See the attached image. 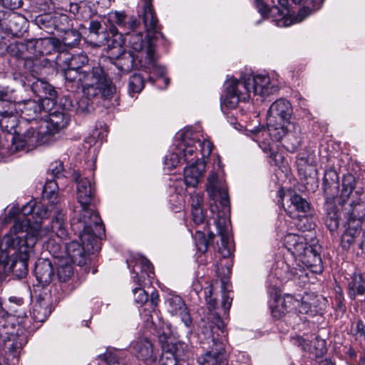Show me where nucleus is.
Masks as SVG:
<instances>
[{"instance_id": "f257e3e1", "label": "nucleus", "mask_w": 365, "mask_h": 365, "mask_svg": "<svg viewBox=\"0 0 365 365\" xmlns=\"http://www.w3.org/2000/svg\"><path fill=\"white\" fill-rule=\"evenodd\" d=\"M28 223L27 220L12 227L3 239L5 250L0 249V263L9 264L11 261L9 269L19 279L28 273V260L36 242L34 236L39 232L38 224L29 228Z\"/></svg>"}, {"instance_id": "f03ea898", "label": "nucleus", "mask_w": 365, "mask_h": 365, "mask_svg": "<svg viewBox=\"0 0 365 365\" xmlns=\"http://www.w3.org/2000/svg\"><path fill=\"white\" fill-rule=\"evenodd\" d=\"M207 192L214 201L210 204V211L217 234L221 237L219 252L223 257H229L232 252V245L229 231L227 213L230 210V200L227 187L224 178L219 173L212 172L207 182Z\"/></svg>"}, {"instance_id": "7ed1b4c3", "label": "nucleus", "mask_w": 365, "mask_h": 365, "mask_svg": "<svg viewBox=\"0 0 365 365\" xmlns=\"http://www.w3.org/2000/svg\"><path fill=\"white\" fill-rule=\"evenodd\" d=\"M62 73L66 81L81 84L83 93L88 97L111 98L115 91L111 80L101 66L91 70H80L63 66Z\"/></svg>"}, {"instance_id": "20e7f679", "label": "nucleus", "mask_w": 365, "mask_h": 365, "mask_svg": "<svg viewBox=\"0 0 365 365\" xmlns=\"http://www.w3.org/2000/svg\"><path fill=\"white\" fill-rule=\"evenodd\" d=\"M71 227L78 232L81 243L72 241L66 244V253L73 263L83 266L86 263V255L98 250V239L104 235L105 229L103 224L86 223L76 218L72 220Z\"/></svg>"}, {"instance_id": "39448f33", "label": "nucleus", "mask_w": 365, "mask_h": 365, "mask_svg": "<svg viewBox=\"0 0 365 365\" xmlns=\"http://www.w3.org/2000/svg\"><path fill=\"white\" fill-rule=\"evenodd\" d=\"M69 123L66 112L55 110L39 121L38 126H30L19 138V146L31 148L52 140L55 134Z\"/></svg>"}, {"instance_id": "423d86ee", "label": "nucleus", "mask_w": 365, "mask_h": 365, "mask_svg": "<svg viewBox=\"0 0 365 365\" xmlns=\"http://www.w3.org/2000/svg\"><path fill=\"white\" fill-rule=\"evenodd\" d=\"M159 314L154 309L150 315L155 334L161 344L163 351L158 364L155 363L153 365H178L179 359L183 355L185 344L180 341L168 342L171 336L170 327L163 321Z\"/></svg>"}, {"instance_id": "0eeeda50", "label": "nucleus", "mask_w": 365, "mask_h": 365, "mask_svg": "<svg viewBox=\"0 0 365 365\" xmlns=\"http://www.w3.org/2000/svg\"><path fill=\"white\" fill-rule=\"evenodd\" d=\"M292 107L289 101L279 98L270 106L268 110L267 128L257 130V136L269 135L275 141H279L286 134L288 126L291 125L290 118L292 115Z\"/></svg>"}, {"instance_id": "6e6552de", "label": "nucleus", "mask_w": 365, "mask_h": 365, "mask_svg": "<svg viewBox=\"0 0 365 365\" xmlns=\"http://www.w3.org/2000/svg\"><path fill=\"white\" fill-rule=\"evenodd\" d=\"M73 179L77 185V199L81 207L79 216L76 220L94 225L103 224L98 213L91 207L94 195V188L91 181L78 172L73 173Z\"/></svg>"}, {"instance_id": "1a4fd4ad", "label": "nucleus", "mask_w": 365, "mask_h": 365, "mask_svg": "<svg viewBox=\"0 0 365 365\" xmlns=\"http://www.w3.org/2000/svg\"><path fill=\"white\" fill-rule=\"evenodd\" d=\"M58 40L53 38H38L35 40H29L26 43H16L11 46V51L14 53L18 58L19 64H23L24 67L31 72L36 71L35 66L38 64V60L33 58L32 56L27 55L25 51H28L30 54L36 56L38 54H44L46 52L41 50L44 46L51 45L56 46Z\"/></svg>"}, {"instance_id": "9d476101", "label": "nucleus", "mask_w": 365, "mask_h": 365, "mask_svg": "<svg viewBox=\"0 0 365 365\" xmlns=\"http://www.w3.org/2000/svg\"><path fill=\"white\" fill-rule=\"evenodd\" d=\"M139 22L134 16H129L123 11H110L108 14L106 26L113 36L112 46L121 47L124 43L123 35L133 31Z\"/></svg>"}, {"instance_id": "9b49d317", "label": "nucleus", "mask_w": 365, "mask_h": 365, "mask_svg": "<svg viewBox=\"0 0 365 365\" xmlns=\"http://www.w3.org/2000/svg\"><path fill=\"white\" fill-rule=\"evenodd\" d=\"M250 75L243 76L240 80L231 78L225 84L227 96L225 104L229 108H235L239 101H247L251 96Z\"/></svg>"}, {"instance_id": "f8f14e48", "label": "nucleus", "mask_w": 365, "mask_h": 365, "mask_svg": "<svg viewBox=\"0 0 365 365\" xmlns=\"http://www.w3.org/2000/svg\"><path fill=\"white\" fill-rule=\"evenodd\" d=\"M12 329L11 324L4 317H0V341L6 353L9 352L16 356L27 343V338L23 334L22 329H19L16 334L13 333Z\"/></svg>"}, {"instance_id": "ddd939ff", "label": "nucleus", "mask_w": 365, "mask_h": 365, "mask_svg": "<svg viewBox=\"0 0 365 365\" xmlns=\"http://www.w3.org/2000/svg\"><path fill=\"white\" fill-rule=\"evenodd\" d=\"M299 305V312L300 313L307 312L309 309L308 304L300 303L289 294L282 297L277 290H275L273 300L269 302L272 316L277 319H282L287 313L291 312L293 309L297 308Z\"/></svg>"}, {"instance_id": "4468645a", "label": "nucleus", "mask_w": 365, "mask_h": 365, "mask_svg": "<svg viewBox=\"0 0 365 365\" xmlns=\"http://www.w3.org/2000/svg\"><path fill=\"white\" fill-rule=\"evenodd\" d=\"M44 101L41 98L27 99L18 102L16 105H11L21 112L22 118L31 123V126H38L39 121L47 117V110L43 106Z\"/></svg>"}, {"instance_id": "2eb2a0df", "label": "nucleus", "mask_w": 365, "mask_h": 365, "mask_svg": "<svg viewBox=\"0 0 365 365\" xmlns=\"http://www.w3.org/2000/svg\"><path fill=\"white\" fill-rule=\"evenodd\" d=\"M272 6L271 13H277L280 19H277V26L287 27L293 24L299 23L312 14V10L309 6H305L299 9L297 15H289L285 13L287 9V0H271Z\"/></svg>"}, {"instance_id": "dca6fc26", "label": "nucleus", "mask_w": 365, "mask_h": 365, "mask_svg": "<svg viewBox=\"0 0 365 365\" xmlns=\"http://www.w3.org/2000/svg\"><path fill=\"white\" fill-rule=\"evenodd\" d=\"M125 36L127 38L126 40L128 41L130 46L138 53L136 58L139 63L141 62V59H145V52L148 48H151L153 53L155 52V45L152 38H155V36H150L149 37L147 35V38L145 39L143 38V33L136 32L135 29L130 31Z\"/></svg>"}, {"instance_id": "f3484780", "label": "nucleus", "mask_w": 365, "mask_h": 365, "mask_svg": "<svg viewBox=\"0 0 365 365\" xmlns=\"http://www.w3.org/2000/svg\"><path fill=\"white\" fill-rule=\"evenodd\" d=\"M210 350L199 357V365H228L223 342L212 339Z\"/></svg>"}, {"instance_id": "a211bd4d", "label": "nucleus", "mask_w": 365, "mask_h": 365, "mask_svg": "<svg viewBox=\"0 0 365 365\" xmlns=\"http://www.w3.org/2000/svg\"><path fill=\"white\" fill-rule=\"evenodd\" d=\"M43 230L45 231L41 233V237L38 235L37 240H43L46 237H52L53 235H56V237L59 239V241L66 239L68 232L65 227L64 214L61 210L58 208L54 210V216L51 222V230H48L46 228ZM51 243V240L48 238L47 241L48 249Z\"/></svg>"}, {"instance_id": "6ab92c4d", "label": "nucleus", "mask_w": 365, "mask_h": 365, "mask_svg": "<svg viewBox=\"0 0 365 365\" xmlns=\"http://www.w3.org/2000/svg\"><path fill=\"white\" fill-rule=\"evenodd\" d=\"M252 93L255 96H265L278 91L279 88L274 81H271L267 75H250Z\"/></svg>"}, {"instance_id": "aec40b11", "label": "nucleus", "mask_w": 365, "mask_h": 365, "mask_svg": "<svg viewBox=\"0 0 365 365\" xmlns=\"http://www.w3.org/2000/svg\"><path fill=\"white\" fill-rule=\"evenodd\" d=\"M187 137L186 133L176 147L182 161L187 165L202 162L198 157L195 140L192 138L187 139Z\"/></svg>"}, {"instance_id": "412c9836", "label": "nucleus", "mask_w": 365, "mask_h": 365, "mask_svg": "<svg viewBox=\"0 0 365 365\" xmlns=\"http://www.w3.org/2000/svg\"><path fill=\"white\" fill-rule=\"evenodd\" d=\"M168 302V310L174 316H178L187 327L192 324V319L189 311L182 300L179 296H173L169 298Z\"/></svg>"}, {"instance_id": "4be33fe9", "label": "nucleus", "mask_w": 365, "mask_h": 365, "mask_svg": "<svg viewBox=\"0 0 365 365\" xmlns=\"http://www.w3.org/2000/svg\"><path fill=\"white\" fill-rule=\"evenodd\" d=\"M143 21L149 37L160 34V26L150 1H144Z\"/></svg>"}, {"instance_id": "5701e85b", "label": "nucleus", "mask_w": 365, "mask_h": 365, "mask_svg": "<svg viewBox=\"0 0 365 365\" xmlns=\"http://www.w3.org/2000/svg\"><path fill=\"white\" fill-rule=\"evenodd\" d=\"M205 165L204 162L188 164L184 168V182L187 187H195L200 182L204 172Z\"/></svg>"}, {"instance_id": "b1692460", "label": "nucleus", "mask_w": 365, "mask_h": 365, "mask_svg": "<svg viewBox=\"0 0 365 365\" xmlns=\"http://www.w3.org/2000/svg\"><path fill=\"white\" fill-rule=\"evenodd\" d=\"M133 347L138 353V357L141 358L148 365H153L157 362V356L154 353L153 344L148 339H138L134 344Z\"/></svg>"}, {"instance_id": "393cba45", "label": "nucleus", "mask_w": 365, "mask_h": 365, "mask_svg": "<svg viewBox=\"0 0 365 365\" xmlns=\"http://www.w3.org/2000/svg\"><path fill=\"white\" fill-rule=\"evenodd\" d=\"M139 67L148 69L156 75L163 77L165 86H168L170 80L169 78L164 77L166 71L165 68L163 66L157 63L156 56L155 52L153 53V50L151 48H148L145 52V59H141V62L139 63Z\"/></svg>"}, {"instance_id": "a878e982", "label": "nucleus", "mask_w": 365, "mask_h": 365, "mask_svg": "<svg viewBox=\"0 0 365 365\" xmlns=\"http://www.w3.org/2000/svg\"><path fill=\"white\" fill-rule=\"evenodd\" d=\"M34 274L40 284L43 286L48 284L54 274L51 262L48 259H38L35 266Z\"/></svg>"}, {"instance_id": "bb28decb", "label": "nucleus", "mask_w": 365, "mask_h": 365, "mask_svg": "<svg viewBox=\"0 0 365 365\" xmlns=\"http://www.w3.org/2000/svg\"><path fill=\"white\" fill-rule=\"evenodd\" d=\"M339 176L333 169H327L323 178V190L327 201L334 199L335 194L339 188Z\"/></svg>"}, {"instance_id": "cd10ccee", "label": "nucleus", "mask_w": 365, "mask_h": 365, "mask_svg": "<svg viewBox=\"0 0 365 365\" xmlns=\"http://www.w3.org/2000/svg\"><path fill=\"white\" fill-rule=\"evenodd\" d=\"M286 134L282 137L283 145L287 150L293 153L297 150L301 145L300 128L294 124L288 126Z\"/></svg>"}, {"instance_id": "c85d7f7f", "label": "nucleus", "mask_w": 365, "mask_h": 365, "mask_svg": "<svg viewBox=\"0 0 365 365\" xmlns=\"http://www.w3.org/2000/svg\"><path fill=\"white\" fill-rule=\"evenodd\" d=\"M36 208L37 205L34 201L31 200L29 202H27L21 208V213L24 217V219L16 220L14 225H13L14 227L16 223L24 224V221L27 220L29 221L28 227L29 228L34 227L36 224H38V225L39 226V232L36 234L35 236H34V237L36 238V241H37V237L39 235L41 237V233H43L45 231L44 230H41V222H38L37 220L34 222H32V220H34L35 218L34 215Z\"/></svg>"}, {"instance_id": "c756f323", "label": "nucleus", "mask_w": 365, "mask_h": 365, "mask_svg": "<svg viewBox=\"0 0 365 365\" xmlns=\"http://www.w3.org/2000/svg\"><path fill=\"white\" fill-rule=\"evenodd\" d=\"M300 260L306 267L310 269L312 272L316 274L322 272V262L316 246H312L308 249L306 254Z\"/></svg>"}, {"instance_id": "7c9ffc66", "label": "nucleus", "mask_w": 365, "mask_h": 365, "mask_svg": "<svg viewBox=\"0 0 365 365\" xmlns=\"http://www.w3.org/2000/svg\"><path fill=\"white\" fill-rule=\"evenodd\" d=\"M346 221L361 225L365 219V201L359 200L351 202L346 212Z\"/></svg>"}, {"instance_id": "2f4dec72", "label": "nucleus", "mask_w": 365, "mask_h": 365, "mask_svg": "<svg viewBox=\"0 0 365 365\" xmlns=\"http://www.w3.org/2000/svg\"><path fill=\"white\" fill-rule=\"evenodd\" d=\"M51 313V304L49 300L38 298L34 303L31 316L32 318L38 322H43Z\"/></svg>"}, {"instance_id": "473e14b6", "label": "nucleus", "mask_w": 365, "mask_h": 365, "mask_svg": "<svg viewBox=\"0 0 365 365\" xmlns=\"http://www.w3.org/2000/svg\"><path fill=\"white\" fill-rule=\"evenodd\" d=\"M289 200L290 205H289L288 208L285 209V211L291 217H299V215H295L293 210L303 214H306L310 210L309 203L299 195L294 194L290 197Z\"/></svg>"}, {"instance_id": "72a5a7b5", "label": "nucleus", "mask_w": 365, "mask_h": 365, "mask_svg": "<svg viewBox=\"0 0 365 365\" xmlns=\"http://www.w3.org/2000/svg\"><path fill=\"white\" fill-rule=\"evenodd\" d=\"M138 264L141 267V274L139 276L138 273H135V275L133 278L136 284L141 287L145 284V275L148 279L149 283H150V279L154 277V267L150 262L145 257L140 258L138 262H136V265Z\"/></svg>"}, {"instance_id": "f704fd0d", "label": "nucleus", "mask_w": 365, "mask_h": 365, "mask_svg": "<svg viewBox=\"0 0 365 365\" xmlns=\"http://www.w3.org/2000/svg\"><path fill=\"white\" fill-rule=\"evenodd\" d=\"M32 90L41 98L51 101L52 103L56 100L57 93L54 88L49 83L42 80H36L33 83Z\"/></svg>"}, {"instance_id": "c9c22d12", "label": "nucleus", "mask_w": 365, "mask_h": 365, "mask_svg": "<svg viewBox=\"0 0 365 365\" xmlns=\"http://www.w3.org/2000/svg\"><path fill=\"white\" fill-rule=\"evenodd\" d=\"M135 60L138 59L132 53L125 51L118 56L113 63L121 73H127L135 66H139V63L136 64Z\"/></svg>"}, {"instance_id": "e433bc0d", "label": "nucleus", "mask_w": 365, "mask_h": 365, "mask_svg": "<svg viewBox=\"0 0 365 365\" xmlns=\"http://www.w3.org/2000/svg\"><path fill=\"white\" fill-rule=\"evenodd\" d=\"M18 120L13 110H0V128L9 133H16Z\"/></svg>"}, {"instance_id": "4c0bfd02", "label": "nucleus", "mask_w": 365, "mask_h": 365, "mask_svg": "<svg viewBox=\"0 0 365 365\" xmlns=\"http://www.w3.org/2000/svg\"><path fill=\"white\" fill-rule=\"evenodd\" d=\"M7 21L8 28L13 34L19 35L24 31L26 19L22 15L11 11L8 14Z\"/></svg>"}, {"instance_id": "58836bf2", "label": "nucleus", "mask_w": 365, "mask_h": 365, "mask_svg": "<svg viewBox=\"0 0 365 365\" xmlns=\"http://www.w3.org/2000/svg\"><path fill=\"white\" fill-rule=\"evenodd\" d=\"M334 199L326 200L327 218L326 224L327 227L333 231L336 230L339 225V215L334 205Z\"/></svg>"}, {"instance_id": "ea45409f", "label": "nucleus", "mask_w": 365, "mask_h": 365, "mask_svg": "<svg viewBox=\"0 0 365 365\" xmlns=\"http://www.w3.org/2000/svg\"><path fill=\"white\" fill-rule=\"evenodd\" d=\"M65 55L66 56L63 58L62 62L63 66H65L82 70L81 68L86 66L88 62V56L83 53L73 55Z\"/></svg>"}, {"instance_id": "a19ab883", "label": "nucleus", "mask_w": 365, "mask_h": 365, "mask_svg": "<svg viewBox=\"0 0 365 365\" xmlns=\"http://www.w3.org/2000/svg\"><path fill=\"white\" fill-rule=\"evenodd\" d=\"M110 99V98H104L103 96L88 97L83 93V96L77 102H76L74 110L78 113H88L93 110L91 99Z\"/></svg>"}, {"instance_id": "79ce46f5", "label": "nucleus", "mask_w": 365, "mask_h": 365, "mask_svg": "<svg viewBox=\"0 0 365 365\" xmlns=\"http://www.w3.org/2000/svg\"><path fill=\"white\" fill-rule=\"evenodd\" d=\"M355 178L351 174H347L344 176L342 180V190L340 195L341 205L349 197L355 188Z\"/></svg>"}, {"instance_id": "37998d69", "label": "nucleus", "mask_w": 365, "mask_h": 365, "mask_svg": "<svg viewBox=\"0 0 365 365\" xmlns=\"http://www.w3.org/2000/svg\"><path fill=\"white\" fill-rule=\"evenodd\" d=\"M57 182L51 179L48 178L43 187V197L46 198L51 204L56 203V200L57 199Z\"/></svg>"}, {"instance_id": "c03bdc74", "label": "nucleus", "mask_w": 365, "mask_h": 365, "mask_svg": "<svg viewBox=\"0 0 365 365\" xmlns=\"http://www.w3.org/2000/svg\"><path fill=\"white\" fill-rule=\"evenodd\" d=\"M81 39V34L78 31L71 29L65 32L62 37V42L65 46L73 47L76 46Z\"/></svg>"}, {"instance_id": "a18cd8bd", "label": "nucleus", "mask_w": 365, "mask_h": 365, "mask_svg": "<svg viewBox=\"0 0 365 365\" xmlns=\"http://www.w3.org/2000/svg\"><path fill=\"white\" fill-rule=\"evenodd\" d=\"M123 354V352L120 351L107 352L105 354L106 364L108 365H126Z\"/></svg>"}, {"instance_id": "49530a36", "label": "nucleus", "mask_w": 365, "mask_h": 365, "mask_svg": "<svg viewBox=\"0 0 365 365\" xmlns=\"http://www.w3.org/2000/svg\"><path fill=\"white\" fill-rule=\"evenodd\" d=\"M129 90L133 93H140L144 87L143 77L140 73L133 74L128 83Z\"/></svg>"}, {"instance_id": "de8ad7c7", "label": "nucleus", "mask_w": 365, "mask_h": 365, "mask_svg": "<svg viewBox=\"0 0 365 365\" xmlns=\"http://www.w3.org/2000/svg\"><path fill=\"white\" fill-rule=\"evenodd\" d=\"M305 237L302 235L289 233L285 235L284 239V245L288 251L297 247L299 242H302Z\"/></svg>"}, {"instance_id": "09e8293b", "label": "nucleus", "mask_w": 365, "mask_h": 365, "mask_svg": "<svg viewBox=\"0 0 365 365\" xmlns=\"http://www.w3.org/2000/svg\"><path fill=\"white\" fill-rule=\"evenodd\" d=\"M181 161H182V160L179 154V151L177 148H175L172 153L165 156L164 163L168 170H173L176 168Z\"/></svg>"}, {"instance_id": "8fccbe9b", "label": "nucleus", "mask_w": 365, "mask_h": 365, "mask_svg": "<svg viewBox=\"0 0 365 365\" xmlns=\"http://www.w3.org/2000/svg\"><path fill=\"white\" fill-rule=\"evenodd\" d=\"M64 168L63 163L60 160H56L51 163L48 168V175L53 178L59 179L64 176Z\"/></svg>"}, {"instance_id": "3c124183", "label": "nucleus", "mask_w": 365, "mask_h": 365, "mask_svg": "<svg viewBox=\"0 0 365 365\" xmlns=\"http://www.w3.org/2000/svg\"><path fill=\"white\" fill-rule=\"evenodd\" d=\"M110 33L109 32V29L107 28L106 29H103L98 34L96 35V39L98 45H105L108 44V47L115 48L112 46L113 36H110Z\"/></svg>"}, {"instance_id": "603ef678", "label": "nucleus", "mask_w": 365, "mask_h": 365, "mask_svg": "<svg viewBox=\"0 0 365 365\" xmlns=\"http://www.w3.org/2000/svg\"><path fill=\"white\" fill-rule=\"evenodd\" d=\"M198 144V146L200 148V155L202 158H207L212 150V143L208 140H195V145Z\"/></svg>"}, {"instance_id": "864d4df0", "label": "nucleus", "mask_w": 365, "mask_h": 365, "mask_svg": "<svg viewBox=\"0 0 365 365\" xmlns=\"http://www.w3.org/2000/svg\"><path fill=\"white\" fill-rule=\"evenodd\" d=\"M312 245H308L307 239L305 238L302 242H299L297 247H294L289 252L294 257H299V259L306 254L308 249L312 247Z\"/></svg>"}, {"instance_id": "5fc2aeb1", "label": "nucleus", "mask_w": 365, "mask_h": 365, "mask_svg": "<svg viewBox=\"0 0 365 365\" xmlns=\"http://www.w3.org/2000/svg\"><path fill=\"white\" fill-rule=\"evenodd\" d=\"M351 331L357 339L365 340V324L361 319H358L355 324H353Z\"/></svg>"}, {"instance_id": "6e6d98bb", "label": "nucleus", "mask_w": 365, "mask_h": 365, "mask_svg": "<svg viewBox=\"0 0 365 365\" xmlns=\"http://www.w3.org/2000/svg\"><path fill=\"white\" fill-rule=\"evenodd\" d=\"M133 292L134 301L136 304L142 305L148 301V294L141 287H136L133 289Z\"/></svg>"}, {"instance_id": "4d7b16f0", "label": "nucleus", "mask_w": 365, "mask_h": 365, "mask_svg": "<svg viewBox=\"0 0 365 365\" xmlns=\"http://www.w3.org/2000/svg\"><path fill=\"white\" fill-rule=\"evenodd\" d=\"M361 225H355V223L346 221V228L345 233L353 237L355 240L359 237L361 233Z\"/></svg>"}, {"instance_id": "13d9d810", "label": "nucleus", "mask_w": 365, "mask_h": 365, "mask_svg": "<svg viewBox=\"0 0 365 365\" xmlns=\"http://www.w3.org/2000/svg\"><path fill=\"white\" fill-rule=\"evenodd\" d=\"M314 346L316 349L315 355L317 356H322L327 351L325 341L318 337L315 339Z\"/></svg>"}, {"instance_id": "bf43d9fd", "label": "nucleus", "mask_w": 365, "mask_h": 365, "mask_svg": "<svg viewBox=\"0 0 365 365\" xmlns=\"http://www.w3.org/2000/svg\"><path fill=\"white\" fill-rule=\"evenodd\" d=\"M191 213L192 216V220L195 224L199 225L203 222L205 216L202 207L192 209Z\"/></svg>"}, {"instance_id": "052dcab7", "label": "nucleus", "mask_w": 365, "mask_h": 365, "mask_svg": "<svg viewBox=\"0 0 365 365\" xmlns=\"http://www.w3.org/2000/svg\"><path fill=\"white\" fill-rule=\"evenodd\" d=\"M9 309L10 312H13L14 314H16L17 316H20V313H19L18 309H16V307H19L22 304V299H18L16 297H10L9 299Z\"/></svg>"}, {"instance_id": "680f3d73", "label": "nucleus", "mask_w": 365, "mask_h": 365, "mask_svg": "<svg viewBox=\"0 0 365 365\" xmlns=\"http://www.w3.org/2000/svg\"><path fill=\"white\" fill-rule=\"evenodd\" d=\"M61 106L63 108V111L74 110L75 105L73 101L68 96H63L60 101Z\"/></svg>"}, {"instance_id": "e2e57ef3", "label": "nucleus", "mask_w": 365, "mask_h": 365, "mask_svg": "<svg viewBox=\"0 0 365 365\" xmlns=\"http://www.w3.org/2000/svg\"><path fill=\"white\" fill-rule=\"evenodd\" d=\"M35 221L36 220H43L48 216V210L42 205H37V208L35 212ZM38 222V220H37Z\"/></svg>"}, {"instance_id": "0e129e2a", "label": "nucleus", "mask_w": 365, "mask_h": 365, "mask_svg": "<svg viewBox=\"0 0 365 365\" xmlns=\"http://www.w3.org/2000/svg\"><path fill=\"white\" fill-rule=\"evenodd\" d=\"M255 3L256 9L262 16H266L269 11L271 12V9L262 0H256Z\"/></svg>"}, {"instance_id": "69168bd1", "label": "nucleus", "mask_w": 365, "mask_h": 365, "mask_svg": "<svg viewBox=\"0 0 365 365\" xmlns=\"http://www.w3.org/2000/svg\"><path fill=\"white\" fill-rule=\"evenodd\" d=\"M3 6L10 10L19 8L22 5L21 0H1Z\"/></svg>"}, {"instance_id": "338daca9", "label": "nucleus", "mask_w": 365, "mask_h": 365, "mask_svg": "<svg viewBox=\"0 0 365 365\" xmlns=\"http://www.w3.org/2000/svg\"><path fill=\"white\" fill-rule=\"evenodd\" d=\"M341 246L344 249H349L351 245H353L356 240L353 238V237L349 235L348 234L344 232L341 236Z\"/></svg>"}, {"instance_id": "774afa93", "label": "nucleus", "mask_w": 365, "mask_h": 365, "mask_svg": "<svg viewBox=\"0 0 365 365\" xmlns=\"http://www.w3.org/2000/svg\"><path fill=\"white\" fill-rule=\"evenodd\" d=\"M58 273L59 278L63 279V281H66L67 278H69L71 276L73 271L71 267L66 266L59 269Z\"/></svg>"}]
</instances>
